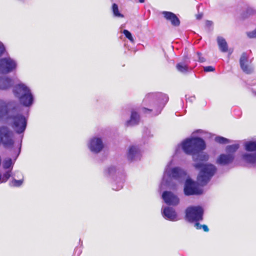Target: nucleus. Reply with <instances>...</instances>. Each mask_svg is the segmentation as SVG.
Listing matches in <instances>:
<instances>
[{"label": "nucleus", "mask_w": 256, "mask_h": 256, "mask_svg": "<svg viewBox=\"0 0 256 256\" xmlns=\"http://www.w3.org/2000/svg\"><path fill=\"white\" fill-rule=\"evenodd\" d=\"M246 16L256 14V10L252 7H248L246 10L245 14Z\"/></svg>", "instance_id": "obj_31"}, {"label": "nucleus", "mask_w": 256, "mask_h": 256, "mask_svg": "<svg viewBox=\"0 0 256 256\" xmlns=\"http://www.w3.org/2000/svg\"><path fill=\"white\" fill-rule=\"evenodd\" d=\"M104 175L108 177L114 178L112 184V189L118 190L123 187L125 180V175L122 170L117 168L114 166H110L104 170Z\"/></svg>", "instance_id": "obj_5"}, {"label": "nucleus", "mask_w": 256, "mask_h": 256, "mask_svg": "<svg viewBox=\"0 0 256 256\" xmlns=\"http://www.w3.org/2000/svg\"><path fill=\"white\" fill-rule=\"evenodd\" d=\"M162 198L164 202L169 206H176L180 202L178 198L172 192L169 191L164 192Z\"/></svg>", "instance_id": "obj_14"}, {"label": "nucleus", "mask_w": 256, "mask_h": 256, "mask_svg": "<svg viewBox=\"0 0 256 256\" xmlns=\"http://www.w3.org/2000/svg\"><path fill=\"white\" fill-rule=\"evenodd\" d=\"M247 36L250 38H256V28L252 32H248Z\"/></svg>", "instance_id": "obj_36"}, {"label": "nucleus", "mask_w": 256, "mask_h": 256, "mask_svg": "<svg viewBox=\"0 0 256 256\" xmlns=\"http://www.w3.org/2000/svg\"><path fill=\"white\" fill-rule=\"evenodd\" d=\"M18 173L21 175L22 178H20L19 180L13 179L11 182H10V186L19 187L22 185L24 182L23 176L21 172H18Z\"/></svg>", "instance_id": "obj_26"}, {"label": "nucleus", "mask_w": 256, "mask_h": 256, "mask_svg": "<svg viewBox=\"0 0 256 256\" xmlns=\"http://www.w3.org/2000/svg\"><path fill=\"white\" fill-rule=\"evenodd\" d=\"M172 161L166 165L163 174L162 186L164 185L170 188L174 189L176 186V182H181L186 176V172L179 167L170 168Z\"/></svg>", "instance_id": "obj_3"}, {"label": "nucleus", "mask_w": 256, "mask_h": 256, "mask_svg": "<svg viewBox=\"0 0 256 256\" xmlns=\"http://www.w3.org/2000/svg\"><path fill=\"white\" fill-rule=\"evenodd\" d=\"M214 68L212 66H206L204 68V70L206 72H214Z\"/></svg>", "instance_id": "obj_37"}, {"label": "nucleus", "mask_w": 256, "mask_h": 256, "mask_svg": "<svg viewBox=\"0 0 256 256\" xmlns=\"http://www.w3.org/2000/svg\"><path fill=\"white\" fill-rule=\"evenodd\" d=\"M215 141L220 144H225L230 142V140L229 139L225 138L221 136H216L214 138Z\"/></svg>", "instance_id": "obj_30"}, {"label": "nucleus", "mask_w": 256, "mask_h": 256, "mask_svg": "<svg viewBox=\"0 0 256 256\" xmlns=\"http://www.w3.org/2000/svg\"><path fill=\"white\" fill-rule=\"evenodd\" d=\"M234 159V156L232 154H221L216 160V164L221 166H226L232 163Z\"/></svg>", "instance_id": "obj_19"}, {"label": "nucleus", "mask_w": 256, "mask_h": 256, "mask_svg": "<svg viewBox=\"0 0 256 256\" xmlns=\"http://www.w3.org/2000/svg\"><path fill=\"white\" fill-rule=\"evenodd\" d=\"M112 10L114 15L116 17L123 18L124 16L119 12L118 6L116 4H114L112 6Z\"/></svg>", "instance_id": "obj_29"}, {"label": "nucleus", "mask_w": 256, "mask_h": 256, "mask_svg": "<svg viewBox=\"0 0 256 256\" xmlns=\"http://www.w3.org/2000/svg\"><path fill=\"white\" fill-rule=\"evenodd\" d=\"M164 18L170 21L174 26H178L180 24V20L178 16L173 12H170L164 11L162 12Z\"/></svg>", "instance_id": "obj_20"}, {"label": "nucleus", "mask_w": 256, "mask_h": 256, "mask_svg": "<svg viewBox=\"0 0 256 256\" xmlns=\"http://www.w3.org/2000/svg\"><path fill=\"white\" fill-rule=\"evenodd\" d=\"M242 159L247 163L254 164L256 162V152H246L242 154Z\"/></svg>", "instance_id": "obj_22"}, {"label": "nucleus", "mask_w": 256, "mask_h": 256, "mask_svg": "<svg viewBox=\"0 0 256 256\" xmlns=\"http://www.w3.org/2000/svg\"><path fill=\"white\" fill-rule=\"evenodd\" d=\"M11 176V170L6 172L2 176V183L6 182L8 179Z\"/></svg>", "instance_id": "obj_32"}, {"label": "nucleus", "mask_w": 256, "mask_h": 256, "mask_svg": "<svg viewBox=\"0 0 256 256\" xmlns=\"http://www.w3.org/2000/svg\"><path fill=\"white\" fill-rule=\"evenodd\" d=\"M176 68L178 72L184 74L186 73L188 70V66L183 62L178 63L176 66Z\"/></svg>", "instance_id": "obj_27"}, {"label": "nucleus", "mask_w": 256, "mask_h": 256, "mask_svg": "<svg viewBox=\"0 0 256 256\" xmlns=\"http://www.w3.org/2000/svg\"><path fill=\"white\" fill-rule=\"evenodd\" d=\"M30 90L25 84L20 82L14 86L12 92L14 96L18 99Z\"/></svg>", "instance_id": "obj_13"}, {"label": "nucleus", "mask_w": 256, "mask_h": 256, "mask_svg": "<svg viewBox=\"0 0 256 256\" xmlns=\"http://www.w3.org/2000/svg\"><path fill=\"white\" fill-rule=\"evenodd\" d=\"M244 149L248 152L256 151V142L250 141L245 142Z\"/></svg>", "instance_id": "obj_24"}, {"label": "nucleus", "mask_w": 256, "mask_h": 256, "mask_svg": "<svg viewBox=\"0 0 256 256\" xmlns=\"http://www.w3.org/2000/svg\"><path fill=\"white\" fill-rule=\"evenodd\" d=\"M18 103L16 100H10L8 102L0 98V119L6 118L9 111L16 109Z\"/></svg>", "instance_id": "obj_9"}, {"label": "nucleus", "mask_w": 256, "mask_h": 256, "mask_svg": "<svg viewBox=\"0 0 256 256\" xmlns=\"http://www.w3.org/2000/svg\"><path fill=\"white\" fill-rule=\"evenodd\" d=\"M240 145L238 144L228 146L226 148V150L227 154H232L234 156V153L238 149Z\"/></svg>", "instance_id": "obj_25"}, {"label": "nucleus", "mask_w": 256, "mask_h": 256, "mask_svg": "<svg viewBox=\"0 0 256 256\" xmlns=\"http://www.w3.org/2000/svg\"><path fill=\"white\" fill-rule=\"evenodd\" d=\"M88 147L92 152L98 154L102 150L104 144L101 138L94 136L89 140Z\"/></svg>", "instance_id": "obj_11"}, {"label": "nucleus", "mask_w": 256, "mask_h": 256, "mask_svg": "<svg viewBox=\"0 0 256 256\" xmlns=\"http://www.w3.org/2000/svg\"><path fill=\"white\" fill-rule=\"evenodd\" d=\"M167 95L160 92L150 93L146 95L143 103L148 108H142L140 112L151 116H156L160 114L162 108L168 102Z\"/></svg>", "instance_id": "obj_2"}, {"label": "nucleus", "mask_w": 256, "mask_h": 256, "mask_svg": "<svg viewBox=\"0 0 256 256\" xmlns=\"http://www.w3.org/2000/svg\"><path fill=\"white\" fill-rule=\"evenodd\" d=\"M202 228L203 229L204 231L206 232H208L209 230V229L206 225L203 224L202 226Z\"/></svg>", "instance_id": "obj_41"}, {"label": "nucleus", "mask_w": 256, "mask_h": 256, "mask_svg": "<svg viewBox=\"0 0 256 256\" xmlns=\"http://www.w3.org/2000/svg\"><path fill=\"white\" fill-rule=\"evenodd\" d=\"M18 100L21 104L26 107L30 106L34 103V96L31 90L25 94L20 98Z\"/></svg>", "instance_id": "obj_16"}, {"label": "nucleus", "mask_w": 256, "mask_h": 256, "mask_svg": "<svg viewBox=\"0 0 256 256\" xmlns=\"http://www.w3.org/2000/svg\"><path fill=\"white\" fill-rule=\"evenodd\" d=\"M240 64L242 70L246 74H250L252 71V68L248 64V57L246 53L244 52L242 54Z\"/></svg>", "instance_id": "obj_17"}, {"label": "nucleus", "mask_w": 256, "mask_h": 256, "mask_svg": "<svg viewBox=\"0 0 256 256\" xmlns=\"http://www.w3.org/2000/svg\"><path fill=\"white\" fill-rule=\"evenodd\" d=\"M138 0L140 3H144V0Z\"/></svg>", "instance_id": "obj_44"}, {"label": "nucleus", "mask_w": 256, "mask_h": 256, "mask_svg": "<svg viewBox=\"0 0 256 256\" xmlns=\"http://www.w3.org/2000/svg\"><path fill=\"white\" fill-rule=\"evenodd\" d=\"M203 214L204 210L200 206H190L186 210V218L190 222L202 220Z\"/></svg>", "instance_id": "obj_7"}, {"label": "nucleus", "mask_w": 256, "mask_h": 256, "mask_svg": "<svg viewBox=\"0 0 256 256\" xmlns=\"http://www.w3.org/2000/svg\"><path fill=\"white\" fill-rule=\"evenodd\" d=\"M6 52V48L4 44L0 41V58Z\"/></svg>", "instance_id": "obj_34"}, {"label": "nucleus", "mask_w": 256, "mask_h": 256, "mask_svg": "<svg viewBox=\"0 0 256 256\" xmlns=\"http://www.w3.org/2000/svg\"><path fill=\"white\" fill-rule=\"evenodd\" d=\"M123 34H124L126 37L130 41V42H134V39L132 35V34L128 30H124L123 31Z\"/></svg>", "instance_id": "obj_33"}, {"label": "nucleus", "mask_w": 256, "mask_h": 256, "mask_svg": "<svg viewBox=\"0 0 256 256\" xmlns=\"http://www.w3.org/2000/svg\"><path fill=\"white\" fill-rule=\"evenodd\" d=\"M180 147L186 154L192 156V160L195 162L193 166L200 170L198 181L202 186L206 185L214 176L217 168L212 164L204 163L208 160L209 158L208 154L202 152L206 148V143L204 140L200 138H186L180 145L178 146L176 153Z\"/></svg>", "instance_id": "obj_1"}, {"label": "nucleus", "mask_w": 256, "mask_h": 256, "mask_svg": "<svg viewBox=\"0 0 256 256\" xmlns=\"http://www.w3.org/2000/svg\"><path fill=\"white\" fill-rule=\"evenodd\" d=\"M20 150H21V144H20V146H18L17 152L16 154V158H15L14 160H16V158L18 157V156H19V154H20Z\"/></svg>", "instance_id": "obj_39"}, {"label": "nucleus", "mask_w": 256, "mask_h": 256, "mask_svg": "<svg viewBox=\"0 0 256 256\" xmlns=\"http://www.w3.org/2000/svg\"><path fill=\"white\" fill-rule=\"evenodd\" d=\"M217 42L220 51L224 52H226L228 50V46L225 39L222 36H218Z\"/></svg>", "instance_id": "obj_23"}, {"label": "nucleus", "mask_w": 256, "mask_h": 256, "mask_svg": "<svg viewBox=\"0 0 256 256\" xmlns=\"http://www.w3.org/2000/svg\"><path fill=\"white\" fill-rule=\"evenodd\" d=\"M14 84L12 78L8 76H0V90H5L11 88Z\"/></svg>", "instance_id": "obj_18"}, {"label": "nucleus", "mask_w": 256, "mask_h": 256, "mask_svg": "<svg viewBox=\"0 0 256 256\" xmlns=\"http://www.w3.org/2000/svg\"><path fill=\"white\" fill-rule=\"evenodd\" d=\"M2 174L0 172V184L2 183Z\"/></svg>", "instance_id": "obj_45"}, {"label": "nucleus", "mask_w": 256, "mask_h": 256, "mask_svg": "<svg viewBox=\"0 0 256 256\" xmlns=\"http://www.w3.org/2000/svg\"><path fill=\"white\" fill-rule=\"evenodd\" d=\"M202 16H203L202 13H198V14H196V18L197 20H200L202 18Z\"/></svg>", "instance_id": "obj_40"}, {"label": "nucleus", "mask_w": 256, "mask_h": 256, "mask_svg": "<svg viewBox=\"0 0 256 256\" xmlns=\"http://www.w3.org/2000/svg\"><path fill=\"white\" fill-rule=\"evenodd\" d=\"M140 120V116L134 110H132L130 120H127L126 125L127 126H132L138 124Z\"/></svg>", "instance_id": "obj_21"}, {"label": "nucleus", "mask_w": 256, "mask_h": 256, "mask_svg": "<svg viewBox=\"0 0 256 256\" xmlns=\"http://www.w3.org/2000/svg\"><path fill=\"white\" fill-rule=\"evenodd\" d=\"M0 140L6 148H11L14 145V133L6 126H0Z\"/></svg>", "instance_id": "obj_6"}, {"label": "nucleus", "mask_w": 256, "mask_h": 256, "mask_svg": "<svg viewBox=\"0 0 256 256\" xmlns=\"http://www.w3.org/2000/svg\"><path fill=\"white\" fill-rule=\"evenodd\" d=\"M184 194L186 196L200 195L203 190L199 188L196 184L190 178L186 179L184 186Z\"/></svg>", "instance_id": "obj_10"}, {"label": "nucleus", "mask_w": 256, "mask_h": 256, "mask_svg": "<svg viewBox=\"0 0 256 256\" xmlns=\"http://www.w3.org/2000/svg\"><path fill=\"white\" fill-rule=\"evenodd\" d=\"M141 156V150L139 146L132 145L128 148L127 152V158L128 160L133 162L139 160Z\"/></svg>", "instance_id": "obj_12"}, {"label": "nucleus", "mask_w": 256, "mask_h": 256, "mask_svg": "<svg viewBox=\"0 0 256 256\" xmlns=\"http://www.w3.org/2000/svg\"><path fill=\"white\" fill-rule=\"evenodd\" d=\"M21 106L18 104L16 109L9 111L6 118L14 130L18 134H24L27 126V119L20 112Z\"/></svg>", "instance_id": "obj_4"}, {"label": "nucleus", "mask_w": 256, "mask_h": 256, "mask_svg": "<svg viewBox=\"0 0 256 256\" xmlns=\"http://www.w3.org/2000/svg\"><path fill=\"white\" fill-rule=\"evenodd\" d=\"M14 162H12V160L10 158H8L4 160L3 162V168L4 169H8L12 168Z\"/></svg>", "instance_id": "obj_28"}, {"label": "nucleus", "mask_w": 256, "mask_h": 256, "mask_svg": "<svg viewBox=\"0 0 256 256\" xmlns=\"http://www.w3.org/2000/svg\"><path fill=\"white\" fill-rule=\"evenodd\" d=\"M206 26H210L212 25V22L211 21L206 20Z\"/></svg>", "instance_id": "obj_42"}, {"label": "nucleus", "mask_w": 256, "mask_h": 256, "mask_svg": "<svg viewBox=\"0 0 256 256\" xmlns=\"http://www.w3.org/2000/svg\"><path fill=\"white\" fill-rule=\"evenodd\" d=\"M195 224H194V227L198 229V230H200L202 228V224H200L199 222H195Z\"/></svg>", "instance_id": "obj_38"}, {"label": "nucleus", "mask_w": 256, "mask_h": 256, "mask_svg": "<svg viewBox=\"0 0 256 256\" xmlns=\"http://www.w3.org/2000/svg\"><path fill=\"white\" fill-rule=\"evenodd\" d=\"M162 214L165 219L170 221L174 222L178 220L177 218L176 212L175 210L171 207H162Z\"/></svg>", "instance_id": "obj_15"}, {"label": "nucleus", "mask_w": 256, "mask_h": 256, "mask_svg": "<svg viewBox=\"0 0 256 256\" xmlns=\"http://www.w3.org/2000/svg\"><path fill=\"white\" fill-rule=\"evenodd\" d=\"M16 68V61L10 56L0 58V74H8L15 70Z\"/></svg>", "instance_id": "obj_8"}, {"label": "nucleus", "mask_w": 256, "mask_h": 256, "mask_svg": "<svg viewBox=\"0 0 256 256\" xmlns=\"http://www.w3.org/2000/svg\"><path fill=\"white\" fill-rule=\"evenodd\" d=\"M195 100V96H190L188 98V100L190 102H192Z\"/></svg>", "instance_id": "obj_43"}, {"label": "nucleus", "mask_w": 256, "mask_h": 256, "mask_svg": "<svg viewBox=\"0 0 256 256\" xmlns=\"http://www.w3.org/2000/svg\"><path fill=\"white\" fill-rule=\"evenodd\" d=\"M195 60H198L200 62H205V58L202 56V54L200 52H197L196 57L195 58Z\"/></svg>", "instance_id": "obj_35"}]
</instances>
